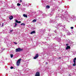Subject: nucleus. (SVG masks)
Listing matches in <instances>:
<instances>
[{
	"label": "nucleus",
	"instance_id": "obj_20",
	"mask_svg": "<svg viewBox=\"0 0 76 76\" xmlns=\"http://www.w3.org/2000/svg\"><path fill=\"white\" fill-rule=\"evenodd\" d=\"M4 26V23H2V26Z\"/></svg>",
	"mask_w": 76,
	"mask_h": 76
},
{
	"label": "nucleus",
	"instance_id": "obj_17",
	"mask_svg": "<svg viewBox=\"0 0 76 76\" xmlns=\"http://www.w3.org/2000/svg\"><path fill=\"white\" fill-rule=\"evenodd\" d=\"M15 22H16L17 23H18V21L17 20H15Z\"/></svg>",
	"mask_w": 76,
	"mask_h": 76
},
{
	"label": "nucleus",
	"instance_id": "obj_3",
	"mask_svg": "<svg viewBox=\"0 0 76 76\" xmlns=\"http://www.w3.org/2000/svg\"><path fill=\"white\" fill-rule=\"evenodd\" d=\"M76 57L73 60V62L74 63V64H73V66H75L76 65Z\"/></svg>",
	"mask_w": 76,
	"mask_h": 76
},
{
	"label": "nucleus",
	"instance_id": "obj_9",
	"mask_svg": "<svg viewBox=\"0 0 76 76\" xmlns=\"http://www.w3.org/2000/svg\"><path fill=\"white\" fill-rule=\"evenodd\" d=\"M35 31H33L30 34H35Z\"/></svg>",
	"mask_w": 76,
	"mask_h": 76
},
{
	"label": "nucleus",
	"instance_id": "obj_22",
	"mask_svg": "<svg viewBox=\"0 0 76 76\" xmlns=\"http://www.w3.org/2000/svg\"><path fill=\"white\" fill-rule=\"evenodd\" d=\"M14 43H15V44H16H16H18L16 42H14Z\"/></svg>",
	"mask_w": 76,
	"mask_h": 76
},
{
	"label": "nucleus",
	"instance_id": "obj_16",
	"mask_svg": "<svg viewBox=\"0 0 76 76\" xmlns=\"http://www.w3.org/2000/svg\"><path fill=\"white\" fill-rule=\"evenodd\" d=\"M23 25L24 26H25V23H21V25Z\"/></svg>",
	"mask_w": 76,
	"mask_h": 76
},
{
	"label": "nucleus",
	"instance_id": "obj_21",
	"mask_svg": "<svg viewBox=\"0 0 76 76\" xmlns=\"http://www.w3.org/2000/svg\"><path fill=\"white\" fill-rule=\"evenodd\" d=\"M71 29H73V27H71Z\"/></svg>",
	"mask_w": 76,
	"mask_h": 76
},
{
	"label": "nucleus",
	"instance_id": "obj_26",
	"mask_svg": "<svg viewBox=\"0 0 76 76\" xmlns=\"http://www.w3.org/2000/svg\"><path fill=\"white\" fill-rule=\"evenodd\" d=\"M20 3H21V2H22V0H21L20 1Z\"/></svg>",
	"mask_w": 76,
	"mask_h": 76
},
{
	"label": "nucleus",
	"instance_id": "obj_5",
	"mask_svg": "<svg viewBox=\"0 0 76 76\" xmlns=\"http://www.w3.org/2000/svg\"><path fill=\"white\" fill-rule=\"evenodd\" d=\"M39 56V55L38 54L36 55L35 57H34V59H36V58H38V57Z\"/></svg>",
	"mask_w": 76,
	"mask_h": 76
},
{
	"label": "nucleus",
	"instance_id": "obj_7",
	"mask_svg": "<svg viewBox=\"0 0 76 76\" xmlns=\"http://www.w3.org/2000/svg\"><path fill=\"white\" fill-rule=\"evenodd\" d=\"M70 48V47L69 46H67L66 48V50H68V49H69Z\"/></svg>",
	"mask_w": 76,
	"mask_h": 76
},
{
	"label": "nucleus",
	"instance_id": "obj_24",
	"mask_svg": "<svg viewBox=\"0 0 76 76\" xmlns=\"http://www.w3.org/2000/svg\"><path fill=\"white\" fill-rule=\"evenodd\" d=\"M12 31H13V30L10 31V32H12Z\"/></svg>",
	"mask_w": 76,
	"mask_h": 76
},
{
	"label": "nucleus",
	"instance_id": "obj_18",
	"mask_svg": "<svg viewBox=\"0 0 76 76\" xmlns=\"http://www.w3.org/2000/svg\"><path fill=\"white\" fill-rule=\"evenodd\" d=\"M11 69H13V67L11 66L10 67Z\"/></svg>",
	"mask_w": 76,
	"mask_h": 76
},
{
	"label": "nucleus",
	"instance_id": "obj_25",
	"mask_svg": "<svg viewBox=\"0 0 76 76\" xmlns=\"http://www.w3.org/2000/svg\"><path fill=\"white\" fill-rule=\"evenodd\" d=\"M69 45V44H66V45L67 46V45Z\"/></svg>",
	"mask_w": 76,
	"mask_h": 76
},
{
	"label": "nucleus",
	"instance_id": "obj_1",
	"mask_svg": "<svg viewBox=\"0 0 76 76\" xmlns=\"http://www.w3.org/2000/svg\"><path fill=\"white\" fill-rule=\"evenodd\" d=\"M20 61H21V59L19 58L18 60L17 61V65L19 66L20 64Z\"/></svg>",
	"mask_w": 76,
	"mask_h": 76
},
{
	"label": "nucleus",
	"instance_id": "obj_12",
	"mask_svg": "<svg viewBox=\"0 0 76 76\" xmlns=\"http://www.w3.org/2000/svg\"><path fill=\"white\" fill-rule=\"evenodd\" d=\"M36 21H37V20H36L35 19H34V20H33L32 22H36Z\"/></svg>",
	"mask_w": 76,
	"mask_h": 76
},
{
	"label": "nucleus",
	"instance_id": "obj_8",
	"mask_svg": "<svg viewBox=\"0 0 76 76\" xmlns=\"http://www.w3.org/2000/svg\"><path fill=\"white\" fill-rule=\"evenodd\" d=\"M23 16H24V17H25V18H28V16H27L25 14L23 15Z\"/></svg>",
	"mask_w": 76,
	"mask_h": 76
},
{
	"label": "nucleus",
	"instance_id": "obj_11",
	"mask_svg": "<svg viewBox=\"0 0 76 76\" xmlns=\"http://www.w3.org/2000/svg\"><path fill=\"white\" fill-rule=\"evenodd\" d=\"M46 8H47L48 9H49L50 8V6L47 5L46 6Z\"/></svg>",
	"mask_w": 76,
	"mask_h": 76
},
{
	"label": "nucleus",
	"instance_id": "obj_13",
	"mask_svg": "<svg viewBox=\"0 0 76 76\" xmlns=\"http://www.w3.org/2000/svg\"><path fill=\"white\" fill-rule=\"evenodd\" d=\"M17 26V23H15V25L14 26V28H15L16 26Z\"/></svg>",
	"mask_w": 76,
	"mask_h": 76
},
{
	"label": "nucleus",
	"instance_id": "obj_6",
	"mask_svg": "<svg viewBox=\"0 0 76 76\" xmlns=\"http://www.w3.org/2000/svg\"><path fill=\"white\" fill-rule=\"evenodd\" d=\"M13 18V16H11L10 17L9 19L10 20H12Z\"/></svg>",
	"mask_w": 76,
	"mask_h": 76
},
{
	"label": "nucleus",
	"instance_id": "obj_14",
	"mask_svg": "<svg viewBox=\"0 0 76 76\" xmlns=\"http://www.w3.org/2000/svg\"><path fill=\"white\" fill-rule=\"evenodd\" d=\"M10 56H11V58H12L13 57V55L11 54L10 55Z\"/></svg>",
	"mask_w": 76,
	"mask_h": 76
},
{
	"label": "nucleus",
	"instance_id": "obj_10",
	"mask_svg": "<svg viewBox=\"0 0 76 76\" xmlns=\"http://www.w3.org/2000/svg\"><path fill=\"white\" fill-rule=\"evenodd\" d=\"M71 34V33H70V32H68L67 33V35H70Z\"/></svg>",
	"mask_w": 76,
	"mask_h": 76
},
{
	"label": "nucleus",
	"instance_id": "obj_15",
	"mask_svg": "<svg viewBox=\"0 0 76 76\" xmlns=\"http://www.w3.org/2000/svg\"><path fill=\"white\" fill-rule=\"evenodd\" d=\"M17 5L18 6H20V4H19V3H18L17 4Z\"/></svg>",
	"mask_w": 76,
	"mask_h": 76
},
{
	"label": "nucleus",
	"instance_id": "obj_4",
	"mask_svg": "<svg viewBox=\"0 0 76 76\" xmlns=\"http://www.w3.org/2000/svg\"><path fill=\"white\" fill-rule=\"evenodd\" d=\"M35 76H40V73L39 72H36V75H35Z\"/></svg>",
	"mask_w": 76,
	"mask_h": 76
},
{
	"label": "nucleus",
	"instance_id": "obj_23",
	"mask_svg": "<svg viewBox=\"0 0 76 76\" xmlns=\"http://www.w3.org/2000/svg\"><path fill=\"white\" fill-rule=\"evenodd\" d=\"M46 64H48V63L47 62H46Z\"/></svg>",
	"mask_w": 76,
	"mask_h": 76
},
{
	"label": "nucleus",
	"instance_id": "obj_2",
	"mask_svg": "<svg viewBox=\"0 0 76 76\" xmlns=\"http://www.w3.org/2000/svg\"><path fill=\"white\" fill-rule=\"evenodd\" d=\"M22 51V49L20 48H18L16 49V52H19Z\"/></svg>",
	"mask_w": 76,
	"mask_h": 76
},
{
	"label": "nucleus",
	"instance_id": "obj_19",
	"mask_svg": "<svg viewBox=\"0 0 76 76\" xmlns=\"http://www.w3.org/2000/svg\"><path fill=\"white\" fill-rule=\"evenodd\" d=\"M18 23H21V21H19L18 22Z\"/></svg>",
	"mask_w": 76,
	"mask_h": 76
}]
</instances>
